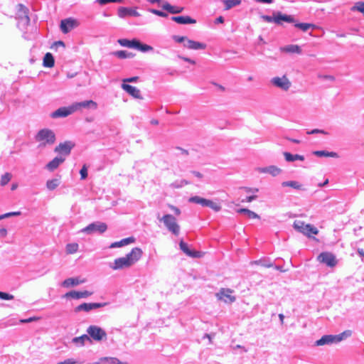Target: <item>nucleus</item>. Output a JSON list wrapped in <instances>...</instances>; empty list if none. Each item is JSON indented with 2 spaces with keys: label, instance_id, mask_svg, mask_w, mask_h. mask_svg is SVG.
<instances>
[{
  "label": "nucleus",
  "instance_id": "12",
  "mask_svg": "<svg viewBox=\"0 0 364 364\" xmlns=\"http://www.w3.org/2000/svg\"><path fill=\"white\" fill-rule=\"evenodd\" d=\"M72 105L73 109H75V112L82 109H96L97 108V103L92 100L80 102H75Z\"/></svg>",
  "mask_w": 364,
  "mask_h": 364
},
{
  "label": "nucleus",
  "instance_id": "5",
  "mask_svg": "<svg viewBox=\"0 0 364 364\" xmlns=\"http://www.w3.org/2000/svg\"><path fill=\"white\" fill-rule=\"evenodd\" d=\"M293 227L296 231L306 235L307 237H311L318 233V230L316 228L310 224H306L301 220H295L294 222Z\"/></svg>",
  "mask_w": 364,
  "mask_h": 364
},
{
  "label": "nucleus",
  "instance_id": "29",
  "mask_svg": "<svg viewBox=\"0 0 364 364\" xmlns=\"http://www.w3.org/2000/svg\"><path fill=\"white\" fill-rule=\"evenodd\" d=\"M43 66L51 68L55 65V60L50 53H47L43 58Z\"/></svg>",
  "mask_w": 364,
  "mask_h": 364
},
{
  "label": "nucleus",
  "instance_id": "52",
  "mask_svg": "<svg viewBox=\"0 0 364 364\" xmlns=\"http://www.w3.org/2000/svg\"><path fill=\"white\" fill-rule=\"evenodd\" d=\"M263 19L264 21H266L268 23H271V22H274L275 23V16H274V13L273 14V16H262Z\"/></svg>",
  "mask_w": 364,
  "mask_h": 364
},
{
  "label": "nucleus",
  "instance_id": "33",
  "mask_svg": "<svg viewBox=\"0 0 364 364\" xmlns=\"http://www.w3.org/2000/svg\"><path fill=\"white\" fill-rule=\"evenodd\" d=\"M284 156L286 161H294L296 160H300V161L304 160V156L299 155V154L293 155L289 152H284Z\"/></svg>",
  "mask_w": 364,
  "mask_h": 364
},
{
  "label": "nucleus",
  "instance_id": "19",
  "mask_svg": "<svg viewBox=\"0 0 364 364\" xmlns=\"http://www.w3.org/2000/svg\"><path fill=\"white\" fill-rule=\"evenodd\" d=\"M275 16V23L278 25L282 24L283 22L294 23L295 19L291 15L282 14L281 12L274 13Z\"/></svg>",
  "mask_w": 364,
  "mask_h": 364
},
{
  "label": "nucleus",
  "instance_id": "6",
  "mask_svg": "<svg viewBox=\"0 0 364 364\" xmlns=\"http://www.w3.org/2000/svg\"><path fill=\"white\" fill-rule=\"evenodd\" d=\"M87 332L90 338L96 341H101L107 338V333L104 329L97 326H90Z\"/></svg>",
  "mask_w": 364,
  "mask_h": 364
},
{
  "label": "nucleus",
  "instance_id": "38",
  "mask_svg": "<svg viewBox=\"0 0 364 364\" xmlns=\"http://www.w3.org/2000/svg\"><path fill=\"white\" fill-rule=\"evenodd\" d=\"M136 39H133L132 41H129L128 39L123 38V39H119L118 41V43L122 46L134 48H135V44H136Z\"/></svg>",
  "mask_w": 364,
  "mask_h": 364
},
{
  "label": "nucleus",
  "instance_id": "32",
  "mask_svg": "<svg viewBox=\"0 0 364 364\" xmlns=\"http://www.w3.org/2000/svg\"><path fill=\"white\" fill-rule=\"evenodd\" d=\"M113 54L114 56L120 59L132 58L135 55L134 53L127 50H118L114 52Z\"/></svg>",
  "mask_w": 364,
  "mask_h": 364
},
{
  "label": "nucleus",
  "instance_id": "60",
  "mask_svg": "<svg viewBox=\"0 0 364 364\" xmlns=\"http://www.w3.org/2000/svg\"><path fill=\"white\" fill-rule=\"evenodd\" d=\"M110 360H111V363H112V364H127V363H126L120 362V361H119L118 359H117V358H111V359H110Z\"/></svg>",
  "mask_w": 364,
  "mask_h": 364
},
{
  "label": "nucleus",
  "instance_id": "13",
  "mask_svg": "<svg viewBox=\"0 0 364 364\" xmlns=\"http://www.w3.org/2000/svg\"><path fill=\"white\" fill-rule=\"evenodd\" d=\"M106 305V303H83L75 307V311L79 312L84 311L88 312L92 309L103 307Z\"/></svg>",
  "mask_w": 364,
  "mask_h": 364
},
{
  "label": "nucleus",
  "instance_id": "42",
  "mask_svg": "<svg viewBox=\"0 0 364 364\" xmlns=\"http://www.w3.org/2000/svg\"><path fill=\"white\" fill-rule=\"evenodd\" d=\"M284 50L289 53H300L301 52V50L300 47L297 45H290L284 48Z\"/></svg>",
  "mask_w": 364,
  "mask_h": 364
},
{
  "label": "nucleus",
  "instance_id": "14",
  "mask_svg": "<svg viewBox=\"0 0 364 364\" xmlns=\"http://www.w3.org/2000/svg\"><path fill=\"white\" fill-rule=\"evenodd\" d=\"M272 82L276 87H278L284 90H287L291 86V82L286 75H284L282 77H274L272 79Z\"/></svg>",
  "mask_w": 364,
  "mask_h": 364
},
{
  "label": "nucleus",
  "instance_id": "37",
  "mask_svg": "<svg viewBox=\"0 0 364 364\" xmlns=\"http://www.w3.org/2000/svg\"><path fill=\"white\" fill-rule=\"evenodd\" d=\"M189 202L200 204L202 206H206L208 203V199L200 198L199 196H193L189 198Z\"/></svg>",
  "mask_w": 364,
  "mask_h": 364
},
{
  "label": "nucleus",
  "instance_id": "1",
  "mask_svg": "<svg viewBox=\"0 0 364 364\" xmlns=\"http://www.w3.org/2000/svg\"><path fill=\"white\" fill-rule=\"evenodd\" d=\"M142 250L139 247H134L125 257H119L114 259L113 265L111 266L112 269H121L127 268L136 263L142 255Z\"/></svg>",
  "mask_w": 364,
  "mask_h": 364
},
{
  "label": "nucleus",
  "instance_id": "3",
  "mask_svg": "<svg viewBox=\"0 0 364 364\" xmlns=\"http://www.w3.org/2000/svg\"><path fill=\"white\" fill-rule=\"evenodd\" d=\"M160 222L164 223V225L175 236H178L180 233L181 227L178 223L177 219L171 214H165L162 217H158Z\"/></svg>",
  "mask_w": 364,
  "mask_h": 364
},
{
  "label": "nucleus",
  "instance_id": "50",
  "mask_svg": "<svg viewBox=\"0 0 364 364\" xmlns=\"http://www.w3.org/2000/svg\"><path fill=\"white\" fill-rule=\"evenodd\" d=\"M139 80L138 76H134L128 78H124L122 80L123 83H128V82H136Z\"/></svg>",
  "mask_w": 364,
  "mask_h": 364
},
{
  "label": "nucleus",
  "instance_id": "64",
  "mask_svg": "<svg viewBox=\"0 0 364 364\" xmlns=\"http://www.w3.org/2000/svg\"><path fill=\"white\" fill-rule=\"evenodd\" d=\"M224 22V18L223 16H219L215 19V23H223Z\"/></svg>",
  "mask_w": 364,
  "mask_h": 364
},
{
  "label": "nucleus",
  "instance_id": "17",
  "mask_svg": "<svg viewBox=\"0 0 364 364\" xmlns=\"http://www.w3.org/2000/svg\"><path fill=\"white\" fill-rule=\"evenodd\" d=\"M179 246L181 250L188 256L197 258L200 257L203 255V253L198 251L191 250H190L188 245L184 242L183 240H181L179 243Z\"/></svg>",
  "mask_w": 364,
  "mask_h": 364
},
{
  "label": "nucleus",
  "instance_id": "43",
  "mask_svg": "<svg viewBox=\"0 0 364 364\" xmlns=\"http://www.w3.org/2000/svg\"><path fill=\"white\" fill-rule=\"evenodd\" d=\"M78 250V245L77 243H70L66 245V251L68 254H74Z\"/></svg>",
  "mask_w": 364,
  "mask_h": 364
},
{
  "label": "nucleus",
  "instance_id": "63",
  "mask_svg": "<svg viewBox=\"0 0 364 364\" xmlns=\"http://www.w3.org/2000/svg\"><path fill=\"white\" fill-rule=\"evenodd\" d=\"M181 59H183V60L186 61V62H188L193 65H195L196 64V61L193 60H191L188 58H186V57H181Z\"/></svg>",
  "mask_w": 364,
  "mask_h": 364
},
{
  "label": "nucleus",
  "instance_id": "4",
  "mask_svg": "<svg viewBox=\"0 0 364 364\" xmlns=\"http://www.w3.org/2000/svg\"><path fill=\"white\" fill-rule=\"evenodd\" d=\"M352 335L350 330H346L338 335H325L319 340L316 341L315 344L317 346H323L326 344H331L333 343H338L344 338L350 337Z\"/></svg>",
  "mask_w": 364,
  "mask_h": 364
},
{
  "label": "nucleus",
  "instance_id": "26",
  "mask_svg": "<svg viewBox=\"0 0 364 364\" xmlns=\"http://www.w3.org/2000/svg\"><path fill=\"white\" fill-rule=\"evenodd\" d=\"M85 282V279H80V278L78 277H75V278H68L67 279H65L64 282H63V285L65 287H74V286H77L80 284H82Z\"/></svg>",
  "mask_w": 364,
  "mask_h": 364
},
{
  "label": "nucleus",
  "instance_id": "20",
  "mask_svg": "<svg viewBox=\"0 0 364 364\" xmlns=\"http://www.w3.org/2000/svg\"><path fill=\"white\" fill-rule=\"evenodd\" d=\"M118 16L120 18H124L127 16H139V13L132 9L127 8V7H119L118 9Z\"/></svg>",
  "mask_w": 364,
  "mask_h": 364
},
{
  "label": "nucleus",
  "instance_id": "58",
  "mask_svg": "<svg viewBox=\"0 0 364 364\" xmlns=\"http://www.w3.org/2000/svg\"><path fill=\"white\" fill-rule=\"evenodd\" d=\"M21 215V212L17 211V212H10V213H5L4 216H6V218H8L10 216H16V215Z\"/></svg>",
  "mask_w": 364,
  "mask_h": 364
},
{
  "label": "nucleus",
  "instance_id": "10",
  "mask_svg": "<svg viewBox=\"0 0 364 364\" xmlns=\"http://www.w3.org/2000/svg\"><path fill=\"white\" fill-rule=\"evenodd\" d=\"M75 146V144L70 141H65L63 143H60L55 147L54 151L60 154V156H68L70 154L72 149Z\"/></svg>",
  "mask_w": 364,
  "mask_h": 364
},
{
  "label": "nucleus",
  "instance_id": "30",
  "mask_svg": "<svg viewBox=\"0 0 364 364\" xmlns=\"http://www.w3.org/2000/svg\"><path fill=\"white\" fill-rule=\"evenodd\" d=\"M313 154L315 156H319V157H321V156L333 157V158H338V154L336 152H333V151H315L313 152Z\"/></svg>",
  "mask_w": 364,
  "mask_h": 364
},
{
  "label": "nucleus",
  "instance_id": "55",
  "mask_svg": "<svg viewBox=\"0 0 364 364\" xmlns=\"http://www.w3.org/2000/svg\"><path fill=\"white\" fill-rule=\"evenodd\" d=\"M173 38L178 43H182L184 41H187V38L186 36H176L173 37Z\"/></svg>",
  "mask_w": 364,
  "mask_h": 364
},
{
  "label": "nucleus",
  "instance_id": "34",
  "mask_svg": "<svg viewBox=\"0 0 364 364\" xmlns=\"http://www.w3.org/2000/svg\"><path fill=\"white\" fill-rule=\"evenodd\" d=\"M135 49H137L141 52L151 51L153 48L151 46L141 43L139 41H136Z\"/></svg>",
  "mask_w": 364,
  "mask_h": 364
},
{
  "label": "nucleus",
  "instance_id": "25",
  "mask_svg": "<svg viewBox=\"0 0 364 364\" xmlns=\"http://www.w3.org/2000/svg\"><path fill=\"white\" fill-rule=\"evenodd\" d=\"M86 342L92 343L90 337L86 334L75 337L73 339V343L79 346H83Z\"/></svg>",
  "mask_w": 364,
  "mask_h": 364
},
{
  "label": "nucleus",
  "instance_id": "18",
  "mask_svg": "<svg viewBox=\"0 0 364 364\" xmlns=\"http://www.w3.org/2000/svg\"><path fill=\"white\" fill-rule=\"evenodd\" d=\"M122 88L129 95L136 99H141V92L139 89L127 83L122 84Z\"/></svg>",
  "mask_w": 364,
  "mask_h": 364
},
{
  "label": "nucleus",
  "instance_id": "7",
  "mask_svg": "<svg viewBox=\"0 0 364 364\" xmlns=\"http://www.w3.org/2000/svg\"><path fill=\"white\" fill-rule=\"evenodd\" d=\"M318 261L329 267H334L338 263L336 256L329 252H323L317 257Z\"/></svg>",
  "mask_w": 364,
  "mask_h": 364
},
{
  "label": "nucleus",
  "instance_id": "45",
  "mask_svg": "<svg viewBox=\"0 0 364 364\" xmlns=\"http://www.w3.org/2000/svg\"><path fill=\"white\" fill-rule=\"evenodd\" d=\"M11 179V174L9 173H6L1 176V185L5 186L6 185Z\"/></svg>",
  "mask_w": 364,
  "mask_h": 364
},
{
  "label": "nucleus",
  "instance_id": "15",
  "mask_svg": "<svg viewBox=\"0 0 364 364\" xmlns=\"http://www.w3.org/2000/svg\"><path fill=\"white\" fill-rule=\"evenodd\" d=\"M93 291H90L87 290L84 291H71L65 294V297L66 298H72L75 299H79L82 298H87L91 295H92Z\"/></svg>",
  "mask_w": 364,
  "mask_h": 364
},
{
  "label": "nucleus",
  "instance_id": "21",
  "mask_svg": "<svg viewBox=\"0 0 364 364\" xmlns=\"http://www.w3.org/2000/svg\"><path fill=\"white\" fill-rule=\"evenodd\" d=\"M65 160V157L62 156L55 157L52 161L47 164L46 168L50 171H53L55 170L61 164H63Z\"/></svg>",
  "mask_w": 364,
  "mask_h": 364
},
{
  "label": "nucleus",
  "instance_id": "54",
  "mask_svg": "<svg viewBox=\"0 0 364 364\" xmlns=\"http://www.w3.org/2000/svg\"><path fill=\"white\" fill-rule=\"evenodd\" d=\"M168 206L174 212V213L176 215H181V210L178 208L174 206V205H172L171 204H168Z\"/></svg>",
  "mask_w": 364,
  "mask_h": 364
},
{
  "label": "nucleus",
  "instance_id": "46",
  "mask_svg": "<svg viewBox=\"0 0 364 364\" xmlns=\"http://www.w3.org/2000/svg\"><path fill=\"white\" fill-rule=\"evenodd\" d=\"M80 174L82 180H84L87 177V168L86 165H83L80 171Z\"/></svg>",
  "mask_w": 364,
  "mask_h": 364
},
{
  "label": "nucleus",
  "instance_id": "36",
  "mask_svg": "<svg viewBox=\"0 0 364 364\" xmlns=\"http://www.w3.org/2000/svg\"><path fill=\"white\" fill-rule=\"evenodd\" d=\"M294 26L304 32L309 30V28L314 29L316 27L315 24L309 23H296L294 24Z\"/></svg>",
  "mask_w": 364,
  "mask_h": 364
},
{
  "label": "nucleus",
  "instance_id": "40",
  "mask_svg": "<svg viewBox=\"0 0 364 364\" xmlns=\"http://www.w3.org/2000/svg\"><path fill=\"white\" fill-rule=\"evenodd\" d=\"M59 183H60V181L58 179L53 178L51 180H48L46 182V187L48 189L53 191L58 186Z\"/></svg>",
  "mask_w": 364,
  "mask_h": 364
},
{
  "label": "nucleus",
  "instance_id": "56",
  "mask_svg": "<svg viewBox=\"0 0 364 364\" xmlns=\"http://www.w3.org/2000/svg\"><path fill=\"white\" fill-rule=\"evenodd\" d=\"M57 364H76V361H75L73 359L69 358Z\"/></svg>",
  "mask_w": 364,
  "mask_h": 364
},
{
  "label": "nucleus",
  "instance_id": "23",
  "mask_svg": "<svg viewBox=\"0 0 364 364\" xmlns=\"http://www.w3.org/2000/svg\"><path fill=\"white\" fill-rule=\"evenodd\" d=\"M172 21L179 24H194L196 21L188 16H178L171 17Z\"/></svg>",
  "mask_w": 364,
  "mask_h": 364
},
{
  "label": "nucleus",
  "instance_id": "51",
  "mask_svg": "<svg viewBox=\"0 0 364 364\" xmlns=\"http://www.w3.org/2000/svg\"><path fill=\"white\" fill-rule=\"evenodd\" d=\"M318 133H321V134H328V133L325 132L324 130H322V129H313L310 132H307V134H318Z\"/></svg>",
  "mask_w": 364,
  "mask_h": 364
},
{
  "label": "nucleus",
  "instance_id": "8",
  "mask_svg": "<svg viewBox=\"0 0 364 364\" xmlns=\"http://www.w3.org/2000/svg\"><path fill=\"white\" fill-rule=\"evenodd\" d=\"M233 290L228 288H222L219 292L216 294L218 299L223 301L225 303H232L235 301V296L232 295Z\"/></svg>",
  "mask_w": 364,
  "mask_h": 364
},
{
  "label": "nucleus",
  "instance_id": "24",
  "mask_svg": "<svg viewBox=\"0 0 364 364\" xmlns=\"http://www.w3.org/2000/svg\"><path fill=\"white\" fill-rule=\"evenodd\" d=\"M162 8L172 14H179L183 11V7L172 6L167 1L164 2Z\"/></svg>",
  "mask_w": 364,
  "mask_h": 364
},
{
  "label": "nucleus",
  "instance_id": "9",
  "mask_svg": "<svg viewBox=\"0 0 364 364\" xmlns=\"http://www.w3.org/2000/svg\"><path fill=\"white\" fill-rule=\"evenodd\" d=\"M107 229V226L105 223H93L82 229L83 232L88 234L93 233L95 232H99L100 233L105 232Z\"/></svg>",
  "mask_w": 364,
  "mask_h": 364
},
{
  "label": "nucleus",
  "instance_id": "41",
  "mask_svg": "<svg viewBox=\"0 0 364 364\" xmlns=\"http://www.w3.org/2000/svg\"><path fill=\"white\" fill-rule=\"evenodd\" d=\"M353 11H359L364 15V1H358L350 9Z\"/></svg>",
  "mask_w": 364,
  "mask_h": 364
},
{
  "label": "nucleus",
  "instance_id": "57",
  "mask_svg": "<svg viewBox=\"0 0 364 364\" xmlns=\"http://www.w3.org/2000/svg\"><path fill=\"white\" fill-rule=\"evenodd\" d=\"M257 198V196L256 195H252V196H250L246 198L245 200H242V203H244V202H251L253 200L256 199Z\"/></svg>",
  "mask_w": 364,
  "mask_h": 364
},
{
  "label": "nucleus",
  "instance_id": "11",
  "mask_svg": "<svg viewBox=\"0 0 364 364\" xmlns=\"http://www.w3.org/2000/svg\"><path fill=\"white\" fill-rule=\"evenodd\" d=\"M75 112L73 105L68 107H62L52 112L50 117L52 118L65 117Z\"/></svg>",
  "mask_w": 364,
  "mask_h": 364
},
{
  "label": "nucleus",
  "instance_id": "62",
  "mask_svg": "<svg viewBox=\"0 0 364 364\" xmlns=\"http://www.w3.org/2000/svg\"><path fill=\"white\" fill-rule=\"evenodd\" d=\"M242 189L245 190L247 193H250L253 191H258V189L253 190L252 188L248 187H243Z\"/></svg>",
  "mask_w": 364,
  "mask_h": 364
},
{
  "label": "nucleus",
  "instance_id": "47",
  "mask_svg": "<svg viewBox=\"0 0 364 364\" xmlns=\"http://www.w3.org/2000/svg\"><path fill=\"white\" fill-rule=\"evenodd\" d=\"M97 1L100 4L104 5L108 3H122L123 0H97Z\"/></svg>",
  "mask_w": 364,
  "mask_h": 364
},
{
  "label": "nucleus",
  "instance_id": "27",
  "mask_svg": "<svg viewBox=\"0 0 364 364\" xmlns=\"http://www.w3.org/2000/svg\"><path fill=\"white\" fill-rule=\"evenodd\" d=\"M261 172L267 173L272 175L273 176H275L282 172V169L276 166H269L268 167L262 168L261 169Z\"/></svg>",
  "mask_w": 364,
  "mask_h": 364
},
{
  "label": "nucleus",
  "instance_id": "48",
  "mask_svg": "<svg viewBox=\"0 0 364 364\" xmlns=\"http://www.w3.org/2000/svg\"><path fill=\"white\" fill-rule=\"evenodd\" d=\"M0 299L4 300H11L14 299V296L5 292L0 291Z\"/></svg>",
  "mask_w": 364,
  "mask_h": 364
},
{
  "label": "nucleus",
  "instance_id": "39",
  "mask_svg": "<svg viewBox=\"0 0 364 364\" xmlns=\"http://www.w3.org/2000/svg\"><path fill=\"white\" fill-rule=\"evenodd\" d=\"M225 4V9L229 10L231 8L238 6L241 4V0H223Z\"/></svg>",
  "mask_w": 364,
  "mask_h": 364
},
{
  "label": "nucleus",
  "instance_id": "53",
  "mask_svg": "<svg viewBox=\"0 0 364 364\" xmlns=\"http://www.w3.org/2000/svg\"><path fill=\"white\" fill-rule=\"evenodd\" d=\"M38 320H39L38 317L33 316V317H30L27 319H21V320H20V322L21 323H29V322L36 321Z\"/></svg>",
  "mask_w": 364,
  "mask_h": 364
},
{
  "label": "nucleus",
  "instance_id": "44",
  "mask_svg": "<svg viewBox=\"0 0 364 364\" xmlns=\"http://www.w3.org/2000/svg\"><path fill=\"white\" fill-rule=\"evenodd\" d=\"M206 207L210 208L215 212H218L221 210V206L216 202H214L213 200H208V205H206Z\"/></svg>",
  "mask_w": 364,
  "mask_h": 364
},
{
  "label": "nucleus",
  "instance_id": "22",
  "mask_svg": "<svg viewBox=\"0 0 364 364\" xmlns=\"http://www.w3.org/2000/svg\"><path fill=\"white\" fill-rule=\"evenodd\" d=\"M183 46L185 48L191 50L205 49L206 48L205 44L190 39H187Z\"/></svg>",
  "mask_w": 364,
  "mask_h": 364
},
{
  "label": "nucleus",
  "instance_id": "61",
  "mask_svg": "<svg viewBox=\"0 0 364 364\" xmlns=\"http://www.w3.org/2000/svg\"><path fill=\"white\" fill-rule=\"evenodd\" d=\"M7 235V230L6 228H1L0 229V236L1 237H6Z\"/></svg>",
  "mask_w": 364,
  "mask_h": 364
},
{
  "label": "nucleus",
  "instance_id": "16",
  "mask_svg": "<svg viewBox=\"0 0 364 364\" xmlns=\"http://www.w3.org/2000/svg\"><path fill=\"white\" fill-rule=\"evenodd\" d=\"M77 26V21L72 18H66L60 22V29L63 33H68Z\"/></svg>",
  "mask_w": 364,
  "mask_h": 364
},
{
  "label": "nucleus",
  "instance_id": "35",
  "mask_svg": "<svg viewBox=\"0 0 364 364\" xmlns=\"http://www.w3.org/2000/svg\"><path fill=\"white\" fill-rule=\"evenodd\" d=\"M282 185V186L291 187L297 190H304L303 186L295 181H284Z\"/></svg>",
  "mask_w": 364,
  "mask_h": 364
},
{
  "label": "nucleus",
  "instance_id": "2",
  "mask_svg": "<svg viewBox=\"0 0 364 364\" xmlns=\"http://www.w3.org/2000/svg\"><path fill=\"white\" fill-rule=\"evenodd\" d=\"M38 147H46L55 144L56 136L55 132L50 129H42L35 136Z\"/></svg>",
  "mask_w": 364,
  "mask_h": 364
},
{
  "label": "nucleus",
  "instance_id": "28",
  "mask_svg": "<svg viewBox=\"0 0 364 364\" xmlns=\"http://www.w3.org/2000/svg\"><path fill=\"white\" fill-rule=\"evenodd\" d=\"M135 241V239L134 237H127V238H124L119 242H113L110 245V247L111 248H114V247H122V246H124V245H127L128 244H130V243H132Z\"/></svg>",
  "mask_w": 364,
  "mask_h": 364
},
{
  "label": "nucleus",
  "instance_id": "59",
  "mask_svg": "<svg viewBox=\"0 0 364 364\" xmlns=\"http://www.w3.org/2000/svg\"><path fill=\"white\" fill-rule=\"evenodd\" d=\"M53 46H55V47L61 46V47L64 48L65 47V43L63 41H55L53 43Z\"/></svg>",
  "mask_w": 364,
  "mask_h": 364
},
{
  "label": "nucleus",
  "instance_id": "31",
  "mask_svg": "<svg viewBox=\"0 0 364 364\" xmlns=\"http://www.w3.org/2000/svg\"><path fill=\"white\" fill-rule=\"evenodd\" d=\"M238 213H244L250 219H259V216L255 212L247 208H240L237 210Z\"/></svg>",
  "mask_w": 364,
  "mask_h": 364
},
{
  "label": "nucleus",
  "instance_id": "49",
  "mask_svg": "<svg viewBox=\"0 0 364 364\" xmlns=\"http://www.w3.org/2000/svg\"><path fill=\"white\" fill-rule=\"evenodd\" d=\"M150 11L152 14L157 15L159 16H161V17H166L168 16L167 14H166L163 11H161L156 10V9H151Z\"/></svg>",
  "mask_w": 364,
  "mask_h": 364
}]
</instances>
